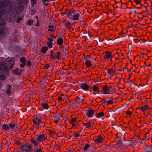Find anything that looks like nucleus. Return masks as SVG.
Returning a JSON list of instances; mask_svg holds the SVG:
<instances>
[{
    "instance_id": "f257e3e1",
    "label": "nucleus",
    "mask_w": 152,
    "mask_h": 152,
    "mask_svg": "<svg viewBox=\"0 0 152 152\" xmlns=\"http://www.w3.org/2000/svg\"><path fill=\"white\" fill-rule=\"evenodd\" d=\"M12 7L11 6L9 0H0V9H3L2 10H0V26H3L5 24V20L2 19L1 16L2 13H5L6 15L7 19L10 21H12V18L11 17L12 14Z\"/></svg>"
},
{
    "instance_id": "f03ea898",
    "label": "nucleus",
    "mask_w": 152,
    "mask_h": 152,
    "mask_svg": "<svg viewBox=\"0 0 152 152\" xmlns=\"http://www.w3.org/2000/svg\"><path fill=\"white\" fill-rule=\"evenodd\" d=\"M14 63L13 58L8 57L5 61V65L0 64V72L4 75H7L8 73V70L12 68Z\"/></svg>"
},
{
    "instance_id": "7ed1b4c3",
    "label": "nucleus",
    "mask_w": 152,
    "mask_h": 152,
    "mask_svg": "<svg viewBox=\"0 0 152 152\" xmlns=\"http://www.w3.org/2000/svg\"><path fill=\"white\" fill-rule=\"evenodd\" d=\"M102 90L103 94H107L109 93L113 94L115 93V88H113L111 86L108 88L106 85L103 87Z\"/></svg>"
},
{
    "instance_id": "20e7f679",
    "label": "nucleus",
    "mask_w": 152,
    "mask_h": 152,
    "mask_svg": "<svg viewBox=\"0 0 152 152\" xmlns=\"http://www.w3.org/2000/svg\"><path fill=\"white\" fill-rule=\"evenodd\" d=\"M83 100V96H77L75 102L74 103V105L77 107L80 106V105L82 104Z\"/></svg>"
},
{
    "instance_id": "39448f33",
    "label": "nucleus",
    "mask_w": 152,
    "mask_h": 152,
    "mask_svg": "<svg viewBox=\"0 0 152 152\" xmlns=\"http://www.w3.org/2000/svg\"><path fill=\"white\" fill-rule=\"evenodd\" d=\"M31 147L26 144H24L21 146L20 148L22 152H26L30 151L31 149Z\"/></svg>"
},
{
    "instance_id": "423d86ee",
    "label": "nucleus",
    "mask_w": 152,
    "mask_h": 152,
    "mask_svg": "<svg viewBox=\"0 0 152 152\" xmlns=\"http://www.w3.org/2000/svg\"><path fill=\"white\" fill-rule=\"evenodd\" d=\"M36 139L39 142L44 141L47 138V136H46V134H40L37 135L36 136Z\"/></svg>"
},
{
    "instance_id": "0eeeda50",
    "label": "nucleus",
    "mask_w": 152,
    "mask_h": 152,
    "mask_svg": "<svg viewBox=\"0 0 152 152\" xmlns=\"http://www.w3.org/2000/svg\"><path fill=\"white\" fill-rule=\"evenodd\" d=\"M60 54V52L59 51H57L55 54H53L52 57H50V59L51 60L56 59H59L61 58Z\"/></svg>"
},
{
    "instance_id": "6e6552de",
    "label": "nucleus",
    "mask_w": 152,
    "mask_h": 152,
    "mask_svg": "<svg viewBox=\"0 0 152 152\" xmlns=\"http://www.w3.org/2000/svg\"><path fill=\"white\" fill-rule=\"evenodd\" d=\"M33 121L34 124L37 125L40 124L41 123L45 125V124L43 122H42L41 119L39 118H36L33 119Z\"/></svg>"
},
{
    "instance_id": "1a4fd4ad",
    "label": "nucleus",
    "mask_w": 152,
    "mask_h": 152,
    "mask_svg": "<svg viewBox=\"0 0 152 152\" xmlns=\"http://www.w3.org/2000/svg\"><path fill=\"white\" fill-rule=\"evenodd\" d=\"M104 57L107 59H109L110 58L111 60L112 56L110 53L108 51H106L104 53Z\"/></svg>"
},
{
    "instance_id": "9d476101",
    "label": "nucleus",
    "mask_w": 152,
    "mask_h": 152,
    "mask_svg": "<svg viewBox=\"0 0 152 152\" xmlns=\"http://www.w3.org/2000/svg\"><path fill=\"white\" fill-rule=\"evenodd\" d=\"M94 111L91 110H89L86 113V116L88 118L91 117L93 116Z\"/></svg>"
},
{
    "instance_id": "9b49d317",
    "label": "nucleus",
    "mask_w": 152,
    "mask_h": 152,
    "mask_svg": "<svg viewBox=\"0 0 152 152\" xmlns=\"http://www.w3.org/2000/svg\"><path fill=\"white\" fill-rule=\"evenodd\" d=\"M7 31L8 30L7 28H1L0 27V34L4 35L7 33Z\"/></svg>"
},
{
    "instance_id": "f8f14e48",
    "label": "nucleus",
    "mask_w": 152,
    "mask_h": 152,
    "mask_svg": "<svg viewBox=\"0 0 152 152\" xmlns=\"http://www.w3.org/2000/svg\"><path fill=\"white\" fill-rule=\"evenodd\" d=\"M86 58H88L87 59H86L85 60V63L88 67H90L91 66V62L88 59H90V57L89 56H87Z\"/></svg>"
},
{
    "instance_id": "ddd939ff",
    "label": "nucleus",
    "mask_w": 152,
    "mask_h": 152,
    "mask_svg": "<svg viewBox=\"0 0 152 152\" xmlns=\"http://www.w3.org/2000/svg\"><path fill=\"white\" fill-rule=\"evenodd\" d=\"M11 90V86L10 85L7 86L6 89V93L7 95H10Z\"/></svg>"
},
{
    "instance_id": "4468645a",
    "label": "nucleus",
    "mask_w": 152,
    "mask_h": 152,
    "mask_svg": "<svg viewBox=\"0 0 152 152\" xmlns=\"http://www.w3.org/2000/svg\"><path fill=\"white\" fill-rule=\"evenodd\" d=\"M94 140L96 143H101L102 141V139L101 136H99Z\"/></svg>"
},
{
    "instance_id": "2eb2a0df",
    "label": "nucleus",
    "mask_w": 152,
    "mask_h": 152,
    "mask_svg": "<svg viewBox=\"0 0 152 152\" xmlns=\"http://www.w3.org/2000/svg\"><path fill=\"white\" fill-rule=\"evenodd\" d=\"M80 16V14L79 13H77L76 14L73 15L72 19L73 20H79V17Z\"/></svg>"
},
{
    "instance_id": "dca6fc26",
    "label": "nucleus",
    "mask_w": 152,
    "mask_h": 152,
    "mask_svg": "<svg viewBox=\"0 0 152 152\" xmlns=\"http://www.w3.org/2000/svg\"><path fill=\"white\" fill-rule=\"evenodd\" d=\"M23 9V7L22 6H19L17 7L15 12L17 13H19L22 12Z\"/></svg>"
},
{
    "instance_id": "f3484780",
    "label": "nucleus",
    "mask_w": 152,
    "mask_h": 152,
    "mask_svg": "<svg viewBox=\"0 0 152 152\" xmlns=\"http://www.w3.org/2000/svg\"><path fill=\"white\" fill-rule=\"evenodd\" d=\"M81 87L84 90H87L88 88V85L85 83L82 84L81 85Z\"/></svg>"
},
{
    "instance_id": "a211bd4d",
    "label": "nucleus",
    "mask_w": 152,
    "mask_h": 152,
    "mask_svg": "<svg viewBox=\"0 0 152 152\" xmlns=\"http://www.w3.org/2000/svg\"><path fill=\"white\" fill-rule=\"evenodd\" d=\"M145 152H152V148L150 146H147V147L145 149Z\"/></svg>"
},
{
    "instance_id": "6ab92c4d",
    "label": "nucleus",
    "mask_w": 152,
    "mask_h": 152,
    "mask_svg": "<svg viewBox=\"0 0 152 152\" xmlns=\"http://www.w3.org/2000/svg\"><path fill=\"white\" fill-rule=\"evenodd\" d=\"M31 141L35 146H38L39 145V142L34 139H31Z\"/></svg>"
},
{
    "instance_id": "aec40b11",
    "label": "nucleus",
    "mask_w": 152,
    "mask_h": 152,
    "mask_svg": "<svg viewBox=\"0 0 152 152\" xmlns=\"http://www.w3.org/2000/svg\"><path fill=\"white\" fill-rule=\"evenodd\" d=\"M117 140V143L116 144V145H121L122 144V140L119 138H118L116 140Z\"/></svg>"
},
{
    "instance_id": "412c9836",
    "label": "nucleus",
    "mask_w": 152,
    "mask_h": 152,
    "mask_svg": "<svg viewBox=\"0 0 152 152\" xmlns=\"http://www.w3.org/2000/svg\"><path fill=\"white\" fill-rule=\"evenodd\" d=\"M148 108V106L147 105H145L144 106H142L140 108V110L142 111H144L147 110Z\"/></svg>"
},
{
    "instance_id": "4be33fe9",
    "label": "nucleus",
    "mask_w": 152,
    "mask_h": 152,
    "mask_svg": "<svg viewBox=\"0 0 152 152\" xmlns=\"http://www.w3.org/2000/svg\"><path fill=\"white\" fill-rule=\"evenodd\" d=\"M48 31L52 32L55 31V28L54 27L53 25L49 26V29Z\"/></svg>"
},
{
    "instance_id": "5701e85b",
    "label": "nucleus",
    "mask_w": 152,
    "mask_h": 152,
    "mask_svg": "<svg viewBox=\"0 0 152 152\" xmlns=\"http://www.w3.org/2000/svg\"><path fill=\"white\" fill-rule=\"evenodd\" d=\"M107 72L108 74L110 75H112L111 76H112L114 74H115V71H113V70H108Z\"/></svg>"
},
{
    "instance_id": "b1692460",
    "label": "nucleus",
    "mask_w": 152,
    "mask_h": 152,
    "mask_svg": "<svg viewBox=\"0 0 152 152\" xmlns=\"http://www.w3.org/2000/svg\"><path fill=\"white\" fill-rule=\"evenodd\" d=\"M63 42V39L62 38H59L57 39V44L59 45H61L62 44Z\"/></svg>"
},
{
    "instance_id": "393cba45",
    "label": "nucleus",
    "mask_w": 152,
    "mask_h": 152,
    "mask_svg": "<svg viewBox=\"0 0 152 152\" xmlns=\"http://www.w3.org/2000/svg\"><path fill=\"white\" fill-rule=\"evenodd\" d=\"M104 113L102 112L98 113L96 115V116L98 118H100L101 117L104 116Z\"/></svg>"
},
{
    "instance_id": "a878e982",
    "label": "nucleus",
    "mask_w": 152,
    "mask_h": 152,
    "mask_svg": "<svg viewBox=\"0 0 152 152\" xmlns=\"http://www.w3.org/2000/svg\"><path fill=\"white\" fill-rule=\"evenodd\" d=\"M48 48L46 47H42L41 49V52L43 53H45L47 50Z\"/></svg>"
},
{
    "instance_id": "bb28decb",
    "label": "nucleus",
    "mask_w": 152,
    "mask_h": 152,
    "mask_svg": "<svg viewBox=\"0 0 152 152\" xmlns=\"http://www.w3.org/2000/svg\"><path fill=\"white\" fill-rule=\"evenodd\" d=\"M2 128L4 130H7L9 129V127L7 124H4L2 126Z\"/></svg>"
},
{
    "instance_id": "cd10ccee",
    "label": "nucleus",
    "mask_w": 152,
    "mask_h": 152,
    "mask_svg": "<svg viewBox=\"0 0 152 152\" xmlns=\"http://www.w3.org/2000/svg\"><path fill=\"white\" fill-rule=\"evenodd\" d=\"M83 125L85 126V127H88L91 126V124L89 121L87 122V123H83Z\"/></svg>"
},
{
    "instance_id": "c85d7f7f",
    "label": "nucleus",
    "mask_w": 152,
    "mask_h": 152,
    "mask_svg": "<svg viewBox=\"0 0 152 152\" xmlns=\"http://www.w3.org/2000/svg\"><path fill=\"white\" fill-rule=\"evenodd\" d=\"M99 87L96 85H94L93 87V89L94 91H98L99 90Z\"/></svg>"
},
{
    "instance_id": "c756f323",
    "label": "nucleus",
    "mask_w": 152,
    "mask_h": 152,
    "mask_svg": "<svg viewBox=\"0 0 152 152\" xmlns=\"http://www.w3.org/2000/svg\"><path fill=\"white\" fill-rule=\"evenodd\" d=\"M74 136L77 138H78L79 137H81L80 134L78 132L75 133L74 134Z\"/></svg>"
},
{
    "instance_id": "7c9ffc66",
    "label": "nucleus",
    "mask_w": 152,
    "mask_h": 152,
    "mask_svg": "<svg viewBox=\"0 0 152 152\" xmlns=\"http://www.w3.org/2000/svg\"><path fill=\"white\" fill-rule=\"evenodd\" d=\"M41 105L45 109H48V106L46 103H42Z\"/></svg>"
},
{
    "instance_id": "2f4dec72",
    "label": "nucleus",
    "mask_w": 152,
    "mask_h": 152,
    "mask_svg": "<svg viewBox=\"0 0 152 152\" xmlns=\"http://www.w3.org/2000/svg\"><path fill=\"white\" fill-rule=\"evenodd\" d=\"M9 126L10 129H12L15 127V125L13 123H10L9 124Z\"/></svg>"
},
{
    "instance_id": "473e14b6",
    "label": "nucleus",
    "mask_w": 152,
    "mask_h": 152,
    "mask_svg": "<svg viewBox=\"0 0 152 152\" xmlns=\"http://www.w3.org/2000/svg\"><path fill=\"white\" fill-rule=\"evenodd\" d=\"M72 12L71 11H69L67 12L66 16L68 17H69L70 15H72Z\"/></svg>"
},
{
    "instance_id": "72a5a7b5",
    "label": "nucleus",
    "mask_w": 152,
    "mask_h": 152,
    "mask_svg": "<svg viewBox=\"0 0 152 152\" xmlns=\"http://www.w3.org/2000/svg\"><path fill=\"white\" fill-rule=\"evenodd\" d=\"M90 145L88 144H86L84 146V150L85 151L87 150V149L89 147Z\"/></svg>"
},
{
    "instance_id": "f704fd0d",
    "label": "nucleus",
    "mask_w": 152,
    "mask_h": 152,
    "mask_svg": "<svg viewBox=\"0 0 152 152\" xmlns=\"http://www.w3.org/2000/svg\"><path fill=\"white\" fill-rule=\"evenodd\" d=\"M47 45L49 47V48H50L52 47V43L48 42L47 43Z\"/></svg>"
},
{
    "instance_id": "c9c22d12",
    "label": "nucleus",
    "mask_w": 152,
    "mask_h": 152,
    "mask_svg": "<svg viewBox=\"0 0 152 152\" xmlns=\"http://www.w3.org/2000/svg\"><path fill=\"white\" fill-rule=\"evenodd\" d=\"M71 26V23L69 22H67L66 23V24L65 25L66 27H69Z\"/></svg>"
},
{
    "instance_id": "e433bc0d",
    "label": "nucleus",
    "mask_w": 152,
    "mask_h": 152,
    "mask_svg": "<svg viewBox=\"0 0 152 152\" xmlns=\"http://www.w3.org/2000/svg\"><path fill=\"white\" fill-rule=\"evenodd\" d=\"M56 149L57 150H59L61 148V146L59 144L56 145L55 146Z\"/></svg>"
},
{
    "instance_id": "4c0bfd02",
    "label": "nucleus",
    "mask_w": 152,
    "mask_h": 152,
    "mask_svg": "<svg viewBox=\"0 0 152 152\" xmlns=\"http://www.w3.org/2000/svg\"><path fill=\"white\" fill-rule=\"evenodd\" d=\"M20 61L22 63H25V59L24 57H21L20 59Z\"/></svg>"
},
{
    "instance_id": "58836bf2",
    "label": "nucleus",
    "mask_w": 152,
    "mask_h": 152,
    "mask_svg": "<svg viewBox=\"0 0 152 152\" xmlns=\"http://www.w3.org/2000/svg\"><path fill=\"white\" fill-rule=\"evenodd\" d=\"M13 72L16 75H18L19 74V71L18 69H15L13 70Z\"/></svg>"
},
{
    "instance_id": "ea45409f",
    "label": "nucleus",
    "mask_w": 152,
    "mask_h": 152,
    "mask_svg": "<svg viewBox=\"0 0 152 152\" xmlns=\"http://www.w3.org/2000/svg\"><path fill=\"white\" fill-rule=\"evenodd\" d=\"M60 120V118L58 117L56 118V119L54 120V121L55 123H57Z\"/></svg>"
},
{
    "instance_id": "a19ab883",
    "label": "nucleus",
    "mask_w": 152,
    "mask_h": 152,
    "mask_svg": "<svg viewBox=\"0 0 152 152\" xmlns=\"http://www.w3.org/2000/svg\"><path fill=\"white\" fill-rule=\"evenodd\" d=\"M31 2L33 6L36 2V0H31Z\"/></svg>"
},
{
    "instance_id": "79ce46f5",
    "label": "nucleus",
    "mask_w": 152,
    "mask_h": 152,
    "mask_svg": "<svg viewBox=\"0 0 152 152\" xmlns=\"http://www.w3.org/2000/svg\"><path fill=\"white\" fill-rule=\"evenodd\" d=\"M22 18L21 17H19L16 20V22L18 23L19 22H20V21H21L22 20Z\"/></svg>"
},
{
    "instance_id": "37998d69",
    "label": "nucleus",
    "mask_w": 152,
    "mask_h": 152,
    "mask_svg": "<svg viewBox=\"0 0 152 152\" xmlns=\"http://www.w3.org/2000/svg\"><path fill=\"white\" fill-rule=\"evenodd\" d=\"M106 99L105 98H103L102 99H101L102 102V103H104L105 102H107V101L106 100Z\"/></svg>"
},
{
    "instance_id": "c03bdc74",
    "label": "nucleus",
    "mask_w": 152,
    "mask_h": 152,
    "mask_svg": "<svg viewBox=\"0 0 152 152\" xmlns=\"http://www.w3.org/2000/svg\"><path fill=\"white\" fill-rule=\"evenodd\" d=\"M34 152H42V151L41 149L39 148L36 150Z\"/></svg>"
},
{
    "instance_id": "a18cd8bd",
    "label": "nucleus",
    "mask_w": 152,
    "mask_h": 152,
    "mask_svg": "<svg viewBox=\"0 0 152 152\" xmlns=\"http://www.w3.org/2000/svg\"><path fill=\"white\" fill-rule=\"evenodd\" d=\"M76 121V118H74L72 119V120L71 121H70V122L71 124H72V123L75 121Z\"/></svg>"
},
{
    "instance_id": "49530a36",
    "label": "nucleus",
    "mask_w": 152,
    "mask_h": 152,
    "mask_svg": "<svg viewBox=\"0 0 152 152\" xmlns=\"http://www.w3.org/2000/svg\"><path fill=\"white\" fill-rule=\"evenodd\" d=\"M26 64L27 65L30 66L31 64V62L30 61H26Z\"/></svg>"
},
{
    "instance_id": "de8ad7c7",
    "label": "nucleus",
    "mask_w": 152,
    "mask_h": 152,
    "mask_svg": "<svg viewBox=\"0 0 152 152\" xmlns=\"http://www.w3.org/2000/svg\"><path fill=\"white\" fill-rule=\"evenodd\" d=\"M108 104H112L113 103V101L112 100H109L107 102Z\"/></svg>"
},
{
    "instance_id": "09e8293b",
    "label": "nucleus",
    "mask_w": 152,
    "mask_h": 152,
    "mask_svg": "<svg viewBox=\"0 0 152 152\" xmlns=\"http://www.w3.org/2000/svg\"><path fill=\"white\" fill-rule=\"evenodd\" d=\"M141 0H135V2L137 4H140Z\"/></svg>"
},
{
    "instance_id": "8fccbe9b",
    "label": "nucleus",
    "mask_w": 152,
    "mask_h": 152,
    "mask_svg": "<svg viewBox=\"0 0 152 152\" xmlns=\"http://www.w3.org/2000/svg\"><path fill=\"white\" fill-rule=\"evenodd\" d=\"M132 112L129 111H127L126 112V113L127 115H131L132 114Z\"/></svg>"
},
{
    "instance_id": "3c124183",
    "label": "nucleus",
    "mask_w": 152,
    "mask_h": 152,
    "mask_svg": "<svg viewBox=\"0 0 152 152\" xmlns=\"http://www.w3.org/2000/svg\"><path fill=\"white\" fill-rule=\"evenodd\" d=\"M25 63H22V64H20V66L22 67H24L25 65Z\"/></svg>"
},
{
    "instance_id": "603ef678",
    "label": "nucleus",
    "mask_w": 152,
    "mask_h": 152,
    "mask_svg": "<svg viewBox=\"0 0 152 152\" xmlns=\"http://www.w3.org/2000/svg\"><path fill=\"white\" fill-rule=\"evenodd\" d=\"M53 51L52 50H51L50 51V57H52L53 56Z\"/></svg>"
},
{
    "instance_id": "864d4df0",
    "label": "nucleus",
    "mask_w": 152,
    "mask_h": 152,
    "mask_svg": "<svg viewBox=\"0 0 152 152\" xmlns=\"http://www.w3.org/2000/svg\"><path fill=\"white\" fill-rule=\"evenodd\" d=\"M121 145H116V144L115 145V146H114L115 147H116L117 148H121Z\"/></svg>"
},
{
    "instance_id": "5fc2aeb1",
    "label": "nucleus",
    "mask_w": 152,
    "mask_h": 152,
    "mask_svg": "<svg viewBox=\"0 0 152 152\" xmlns=\"http://www.w3.org/2000/svg\"><path fill=\"white\" fill-rule=\"evenodd\" d=\"M33 21L31 20L29 21L28 22V24L29 25L32 24L33 23Z\"/></svg>"
},
{
    "instance_id": "6e6d98bb",
    "label": "nucleus",
    "mask_w": 152,
    "mask_h": 152,
    "mask_svg": "<svg viewBox=\"0 0 152 152\" xmlns=\"http://www.w3.org/2000/svg\"><path fill=\"white\" fill-rule=\"evenodd\" d=\"M48 39L49 42H52L53 40V39L51 38H48Z\"/></svg>"
},
{
    "instance_id": "4d7b16f0",
    "label": "nucleus",
    "mask_w": 152,
    "mask_h": 152,
    "mask_svg": "<svg viewBox=\"0 0 152 152\" xmlns=\"http://www.w3.org/2000/svg\"><path fill=\"white\" fill-rule=\"evenodd\" d=\"M42 1L45 4H46V2L48 1V0H42Z\"/></svg>"
},
{
    "instance_id": "13d9d810",
    "label": "nucleus",
    "mask_w": 152,
    "mask_h": 152,
    "mask_svg": "<svg viewBox=\"0 0 152 152\" xmlns=\"http://www.w3.org/2000/svg\"><path fill=\"white\" fill-rule=\"evenodd\" d=\"M142 7H144L143 5H142L141 7H137L136 8L137 9L141 8Z\"/></svg>"
},
{
    "instance_id": "bf43d9fd",
    "label": "nucleus",
    "mask_w": 152,
    "mask_h": 152,
    "mask_svg": "<svg viewBox=\"0 0 152 152\" xmlns=\"http://www.w3.org/2000/svg\"><path fill=\"white\" fill-rule=\"evenodd\" d=\"M58 99L59 101H62V98L61 97H59L58 98Z\"/></svg>"
},
{
    "instance_id": "052dcab7",
    "label": "nucleus",
    "mask_w": 152,
    "mask_h": 152,
    "mask_svg": "<svg viewBox=\"0 0 152 152\" xmlns=\"http://www.w3.org/2000/svg\"><path fill=\"white\" fill-rule=\"evenodd\" d=\"M31 15H33L34 14V12L33 11H31Z\"/></svg>"
},
{
    "instance_id": "680f3d73",
    "label": "nucleus",
    "mask_w": 152,
    "mask_h": 152,
    "mask_svg": "<svg viewBox=\"0 0 152 152\" xmlns=\"http://www.w3.org/2000/svg\"><path fill=\"white\" fill-rule=\"evenodd\" d=\"M16 144H17L18 145H19L20 144L19 142L18 141H16Z\"/></svg>"
},
{
    "instance_id": "e2e57ef3",
    "label": "nucleus",
    "mask_w": 152,
    "mask_h": 152,
    "mask_svg": "<svg viewBox=\"0 0 152 152\" xmlns=\"http://www.w3.org/2000/svg\"><path fill=\"white\" fill-rule=\"evenodd\" d=\"M50 38H52L53 37V35H50Z\"/></svg>"
},
{
    "instance_id": "0e129e2a",
    "label": "nucleus",
    "mask_w": 152,
    "mask_h": 152,
    "mask_svg": "<svg viewBox=\"0 0 152 152\" xmlns=\"http://www.w3.org/2000/svg\"><path fill=\"white\" fill-rule=\"evenodd\" d=\"M48 66H48V65H46V66H45V68H48Z\"/></svg>"
},
{
    "instance_id": "69168bd1",
    "label": "nucleus",
    "mask_w": 152,
    "mask_h": 152,
    "mask_svg": "<svg viewBox=\"0 0 152 152\" xmlns=\"http://www.w3.org/2000/svg\"><path fill=\"white\" fill-rule=\"evenodd\" d=\"M53 39H55V38H56V37H55V36H53Z\"/></svg>"
},
{
    "instance_id": "338daca9",
    "label": "nucleus",
    "mask_w": 152,
    "mask_h": 152,
    "mask_svg": "<svg viewBox=\"0 0 152 152\" xmlns=\"http://www.w3.org/2000/svg\"><path fill=\"white\" fill-rule=\"evenodd\" d=\"M72 126H75V124H73L72 123Z\"/></svg>"
},
{
    "instance_id": "774afa93",
    "label": "nucleus",
    "mask_w": 152,
    "mask_h": 152,
    "mask_svg": "<svg viewBox=\"0 0 152 152\" xmlns=\"http://www.w3.org/2000/svg\"><path fill=\"white\" fill-rule=\"evenodd\" d=\"M36 18H37V19H38V17L37 16H36Z\"/></svg>"
}]
</instances>
